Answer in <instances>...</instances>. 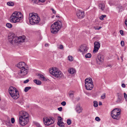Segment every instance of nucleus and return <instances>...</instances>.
<instances>
[{"instance_id": "nucleus-1", "label": "nucleus", "mask_w": 127, "mask_h": 127, "mask_svg": "<svg viewBox=\"0 0 127 127\" xmlns=\"http://www.w3.org/2000/svg\"><path fill=\"white\" fill-rule=\"evenodd\" d=\"M23 18V15L20 12L15 11L11 16L10 20L12 23H18L20 22Z\"/></svg>"}, {"instance_id": "nucleus-2", "label": "nucleus", "mask_w": 127, "mask_h": 127, "mask_svg": "<svg viewBox=\"0 0 127 127\" xmlns=\"http://www.w3.org/2000/svg\"><path fill=\"white\" fill-rule=\"evenodd\" d=\"M25 36L23 35L19 37H16L14 34H12L9 37V41L12 44L14 43H18V42H23L25 40Z\"/></svg>"}, {"instance_id": "nucleus-3", "label": "nucleus", "mask_w": 127, "mask_h": 127, "mask_svg": "<svg viewBox=\"0 0 127 127\" xmlns=\"http://www.w3.org/2000/svg\"><path fill=\"white\" fill-rule=\"evenodd\" d=\"M62 26V25L61 21H59L55 22L51 26V32L54 34L57 33Z\"/></svg>"}, {"instance_id": "nucleus-4", "label": "nucleus", "mask_w": 127, "mask_h": 127, "mask_svg": "<svg viewBox=\"0 0 127 127\" xmlns=\"http://www.w3.org/2000/svg\"><path fill=\"white\" fill-rule=\"evenodd\" d=\"M29 19L30 24L32 25L37 24L38 23L40 20L39 17L38 16L37 14L36 13H30Z\"/></svg>"}, {"instance_id": "nucleus-5", "label": "nucleus", "mask_w": 127, "mask_h": 127, "mask_svg": "<svg viewBox=\"0 0 127 127\" xmlns=\"http://www.w3.org/2000/svg\"><path fill=\"white\" fill-rule=\"evenodd\" d=\"M9 92L11 97L14 99H17L19 96L18 91L14 87H10L9 89Z\"/></svg>"}, {"instance_id": "nucleus-6", "label": "nucleus", "mask_w": 127, "mask_h": 127, "mask_svg": "<svg viewBox=\"0 0 127 127\" xmlns=\"http://www.w3.org/2000/svg\"><path fill=\"white\" fill-rule=\"evenodd\" d=\"M49 73L55 77L60 78L63 75V73L58 69L55 67H53L51 69H50Z\"/></svg>"}, {"instance_id": "nucleus-7", "label": "nucleus", "mask_w": 127, "mask_h": 127, "mask_svg": "<svg viewBox=\"0 0 127 127\" xmlns=\"http://www.w3.org/2000/svg\"><path fill=\"white\" fill-rule=\"evenodd\" d=\"M85 86L87 90H91L93 88L94 86L92 79L90 78L86 79L85 81Z\"/></svg>"}, {"instance_id": "nucleus-8", "label": "nucleus", "mask_w": 127, "mask_h": 127, "mask_svg": "<svg viewBox=\"0 0 127 127\" xmlns=\"http://www.w3.org/2000/svg\"><path fill=\"white\" fill-rule=\"evenodd\" d=\"M29 72V68H23L22 69H20V71H19L17 74L18 75L17 76V78H23L24 76L27 75Z\"/></svg>"}, {"instance_id": "nucleus-9", "label": "nucleus", "mask_w": 127, "mask_h": 127, "mask_svg": "<svg viewBox=\"0 0 127 127\" xmlns=\"http://www.w3.org/2000/svg\"><path fill=\"white\" fill-rule=\"evenodd\" d=\"M119 110L118 108H116L114 109L111 112V114L112 118L114 119L118 120V116L120 115V111H118Z\"/></svg>"}, {"instance_id": "nucleus-10", "label": "nucleus", "mask_w": 127, "mask_h": 127, "mask_svg": "<svg viewBox=\"0 0 127 127\" xmlns=\"http://www.w3.org/2000/svg\"><path fill=\"white\" fill-rule=\"evenodd\" d=\"M43 121L44 124L46 126H48L53 124L54 123L53 119L52 118H49L47 117L44 118Z\"/></svg>"}, {"instance_id": "nucleus-11", "label": "nucleus", "mask_w": 127, "mask_h": 127, "mask_svg": "<svg viewBox=\"0 0 127 127\" xmlns=\"http://www.w3.org/2000/svg\"><path fill=\"white\" fill-rule=\"evenodd\" d=\"M29 114L25 111H22L19 112V117H21L22 119L27 120H29Z\"/></svg>"}, {"instance_id": "nucleus-12", "label": "nucleus", "mask_w": 127, "mask_h": 127, "mask_svg": "<svg viewBox=\"0 0 127 127\" xmlns=\"http://www.w3.org/2000/svg\"><path fill=\"white\" fill-rule=\"evenodd\" d=\"M88 49V48L85 44L81 45L79 48V50L83 54L86 53Z\"/></svg>"}, {"instance_id": "nucleus-13", "label": "nucleus", "mask_w": 127, "mask_h": 127, "mask_svg": "<svg viewBox=\"0 0 127 127\" xmlns=\"http://www.w3.org/2000/svg\"><path fill=\"white\" fill-rule=\"evenodd\" d=\"M94 48L93 52L95 53L97 52L100 47V43L97 41H95L94 43Z\"/></svg>"}, {"instance_id": "nucleus-14", "label": "nucleus", "mask_w": 127, "mask_h": 127, "mask_svg": "<svg viewBox=\"0 0 127 127\" xmlns=\"http://www.w3.org/2000/svg\"><path fill=\"white\" fill-rule=\"evenodd\" d=\"M104 58L103 56L99 54L96 59V61L97 64H100L103 62Z\"/></svg>"}, {"instance_id": "nucleus-15", "label": "nucleus", "mask_w": 127, "mask_h": 127, "mask_svg": "<svg viewBox=\"0 0 127 127\" xmlns=\"http://www.w3.org/2000/svg\"><path fill=\"white\" fill-rule=\"evenodd\" d=\"M29 120H26L22 119L21 117H19V122L20 124L22 126H24L28 123Z\"/></svg>"}, {"instance_id": "nucleus-16", "label": "nucleus", "mask_w": 127, "mask_h": 127, "mask_svg": "<svg viewBox=\"0 0 127 127\" xmlns=\"http://www.w3.org/2000/svg\"><path fill=\"white\" fill-rule=\"evenodd\" d=\"M76 15L78 18H84L85 16L84 12L78 10L77 12Z\"/></svg>"}, {"instance_id": "nucleus-17", "label": "nucleus", "mask_w": 127, "mask_h": 127, "mask_svg": "<svg viewBox=\"0 0 127 127\" xmlns=\"http://www.w3.org/2000/svg\"><path fill=\"white\" fill-rule=\"evenodd\" d=\"M17 66L18 68H20V69H22L23 68L28 67V66L23 62H19L17 64Z\"/></svg>"}, {"instance_id": "nucleus-18", "label": "nucleus", "mask_w": 127, "mask_h": 127, "mask_svg": "<svg viewBox=\"0 0 127 127\" xmlns=\"http://www.w3.org/2000/svg\"><path fill=\"white\" fill-rule=\"evenodd\" d=\"M75 110L79 114L82 112L83 109L82 108L80 107V104H78L76 105Z\"/></svg>"}, {"instance_id": "nucleus-19", "label": "nucleus", "mask_w": 127, "mask_h": 127, "mask_svg": "<svg viewBox=\"0 0 127 127\" xmlns=\"http://www.w3.org/2000/svg\"><path fill=\"white\" fill-rule=\"evenodd\" d=\"M58 121L57 122V124L60 127H64V126L63 125L64 124L63 122H61L62 119L60 116H59L58 117Z\"/></svg>"}, {"instance_id": "nucleus-20", "label": "nucleus", "mask_w": 127, "mask_h": 127, "mask_svg": "<svg viewBox=\"0 0 127 127\" xmlns=\"http://www.w3.org/2000/svg\"><path fill=\"white\" fill-rule=\"evenodd\" d=\"M98 7L99 8L103 11L105 7V5L103 3H99L98 5Z\"/></svg>"}, {"instance_id": "nucleus-21", "label": "nucleus", "mask_w": 127, "mask_h": 127, "mask_svg": "<svg viewBox=\"0 0 127 127\" xmlns=\"http://www.w3.org/2000/svg\"><path fill=\"white\" fill-rule=\"evenodd\" d=\"M37 76L39 77V78L40 79H41L44 81H46L47 80L46 78H45L44 76L42 74H38L37 75Z\"/></svg>"}, {"instance_id": "nucleus-22", "label": "nucleus", "mask_w": 127, "mask_h": 127, "mask_svg": "<svg viewBox=\"0 0 127 127\" xmlns=\"http://www.w3.org/2000/svg\"><path fill=\"white\" fill-rule=\"evenodd\" d=\"M33 82L37 85H40L41 82L40 80L37 79H34L33 80Z\"/></svg>"}, {"instance_id": "nucleus-23", "label": "nucleus", "mask_w": 127, "mask_h": 127, "mask_svg": "<svg viewBox=\"0 0 127 127\" xmlns=\"http://www.w3.org/2000/svg\"><path fill=\"white\" fill-rule=\"evenodd\" d=\"M68 72L70 74H73L75 72V70L73 68H71L69 70Z\"/></svg>"}, {"instance_id": "nucleus-24", "label": "nucleus", "mask_w": 127, "mask_h": 127, "mask_svg": "<svg viewBox=\"0 0 127 127\" xmlns=\"http://www.w3.org/2000/svg\"><path fill=\"white\" fill-rule=\"evenodd\" d=\"M7 4L9 6H13L14 5V3L12 1H9L7 2Z\"/></svg>"}, {"instance_id": "nucleus-25", "label": "nucleus", "mask_w": 127, "mask_h": 127, "mask_svg": "<svg viewBox=\"0 0 127 127\" xmlns=\"http://www.w3.org/2000/svg\"><path fill=\"white\" fill-rule=\"evenodd\" d=\"M118 94V100L117 101V102L120 101L121 100V95L120 94H119V93Z\"/></svg>"}, {"instance_id": "nucleus-26", "label": "nucleus", "mask_w": 127, "mask_h": 127, "mask_svg": "<svg viewBox=\"0 0 127 127\" xmlns=\"http://www.w3.org/2000/svg\"><path fill=\"white\" fill-rule=\"evenodd\" d=\"M91 56V54L89 53L86 54L85 55V57L86 58H90Z\"/></svg>"}, {"instance_id": "nucleus-27", "label": "nucleus", "mask_w": 127, "mask_h": 127, "mask_svg": "<svg viewBox=\"0 0 127 127\" xmlns=\"http://www.w3.org/2000/svg\"><path fill=\"white\" fill-rule=\"evenodd\" d=\"M6 26L7 27L9 28H11L12 26V25L11 24L9 23H7L6 24Z\"/></svg>"}, {"instance_id": "nucleus-28", "label": "nucleus", "mask_w": 127, "mask_h": 127, "mask_svg": "<svg viewBox=\"0 0 127 127\" xmlns=\"http://www.w3.org/2000/svg\"><path fill=\"white\" fill-rule=\"evenodd\" d=\"M31 88V87H26L24 89V91L25 92H28V91L30 90Z\"/></svg>"}, {"instance_id": "nucleus-29", "label": "nucleus", "mask_w": 127, "mask_h": 127, "mask_svg": "<svg viewBox=\"0 0 127 127\" xmlns=\"http://www.w3.org/2000/svg\"><path fill=\"white\" fill-rule=\"evenodd\" d=\"M72 92V91H70L69 93V96L71 98H73V94Z\"/></svg>"}, {"instance_id": "nucleus-30", "label": "nucleus", "mask_w": 127, "mask_h": 127, "mask_svg": "<svg viewBox=\"0 0 127 127\" xmlns=\"http://www.w3.org/2000/svg\"><path fill=\"white\" fill-rule=\"evenodd\" d=\"M94 106L95 107H97L98 106V102L96 101H94Z\"/></svg>"}, {"instance_id": "nucleus-31", "label": "nucleus", "mask_w": 127, "mask_h": 127, "mask_svg": "<svg viewBox=\"0 0 127 127\" xmlns=\"http://www.w3.org/2000/svg\"><path fill=\"white\" fill-rule=\"evenodd\" d=\"M68 60L70 61H73V57L71 56H69L68 57Z\"/></svg>"}, {"instance_id": "nucleus-32", "label": "nucleus", "mask_w": 127, "mask_h": 127, "mask_svg": "<svg viewBox=\"0 0 127 127\" xmlns=\"http://www.w3.org/2000/svg\"><path fill=\"white\" fill-rule=\"evenodd\" d=\"M67 123L68 125H70L71 123V120L70 119H68L67 120Z\"/></svg>"}, {"instance_id": "nucleus-33", "label": "nucleus", "mask_w": 127, "mask_h": 127, "mask_svg": "<svg viewBox=\"0 0 127 127\" xmlns=\"http://www.w3.org/2000/svg\"><path fill=\"white\" fill-rule=\"evenodd\" d=\"M105 94L104 93L101 96V98L102 99H104L105 97Z\"/></svg>"}, {"instance_id": "nucleus-34", "label": "nucleus", "mask_w": 127, "mask_h": 127, "mask_svg": "<svg viewBox=\"0 0 127 127\" xmlns=\"http://www.w3.org/2000/svg\"><path fill=\"white\" fill-rule=\"evenodd\" d=\"M115 0H110L109 2V3L110 4V5H113V4H114V3H112V2H113H113H114V1H115Z\"/></svg>"}, {"instance_id": "nucleus-35", "label": "nucleus", "mask_w": 127, "mask_h": 127, "mask_svg": "<svg viewBox=\"0 0 127 127\" xmlns=\"http://www.w3.org/2000/svg\"><path fill=\"white\" fill-rule=\"evenodd\" d=\"M124 97L126 101H127V95L125 93H124Z\"/></svg>"}, {"instance_id": "nucleus-36", "label": "nucleus", "mask_w": 127, "mask_h": 127, "mask_svg": "<svg viewBox=\"0 0 127 127\" xmlns=\"http://www.w3.org/2000/svg\"><path fill=\"white\" fill-rule=\"evenodd\" d=\"M11 123L12 124H13L14 123L15 120V119L14 118H11Z\"/></svg>"}, {"instance_id": "nucleus-37", "label": "nucleus", "mask_w": 127, "mask_h": 127, "mask_svg": "<svg viewBox=\"0 0 127 127\" xmlns=\"http://www.w3.org/2000/svg\"><path fill=\"white\" fill-rule=\"evenodd\" d=\"M61 104L62 105L64 106L66 104V102H65L64 101L61 102Z\"/></svg>"}, {"instance_id": "nucleus-38", "label": "nucleus", "mask_w": 127, "mask_h": 127, "mask_svg": "<svg viewBox=\"0 0 127 127\" xmlns=\"http://www.w3.org/2000/svg\"><path fill=\"white\" fill-rule=\"evenodd\" d=\"M95 120L97 121H99L100 120V118L98 117H96L95 119Z\"/></svg>"}, {"instance_id": "nucleus-39", "label": "nucleus", "mask_w": 127, "mask_h": 127, "mask_svg": "<svg viewBox=\"0 0 127 127\" xmlns=\"http://www.w3.org/2000/svg\"><path fill=\"white\" fill-rule=\"evenodd\" d=\"M121 45L122 46H123L124 45V42L123 41H122L121 42Z\"/></svg>"}, {"instance_id": "nucleus-40", "label": "nucleus", "mask_w": 127, "mask_h": 127, "mask_svg": "<svg viewBox=\"0 0 127 127\" xmlns=\"http://www.w3.org/2000/svg\"><path fill=\"white\" fill-rule=\"evenodd\" d=\"M29 81V80L28 79H27L26 80H25L24 82L23 83H24L26 84Z\"/></svg>"}, {"instance_id": "nucleus-41", "label": "nucleus", "mask_w": 127, "mask_h": 127, "mask_svg": "<svg viewBox=\"0 0 127 127\" xmlns=\"http://www.w3.org/2000/svg\"><path fill=\"white\" fill-rule=\"evenodd\" d=\"M120 34H121V35H123V34H124L123 31V30H120Z\"/></svg>"}, {"instance_id": "nucleus-42", "label": "nucleus", "mask_w": 127, "mask_h": 127, "mask_svg": "<svg viewBox=\"0 0 127 127\" xmlns=\"http://www.w3.org/2000/svg\"><path fill=\"white\" fill-rule=\"evenodd\" d=\"M7 123L9 124L8 125L11 124V122L9 120H8L6 121V124L7 125Z\"/></svg>"}, {"instance_id": "nucleus-43", "label": "nucleus", "mask_w": 127, "mask_h": 127, "mask_svg": "<svg viewBox=\"0 0 127 127\" xmlns=\"http://www.w3.org/2000/svg\"><path fill=\"white\" fill-rule=\"evenodd\" d=\"M64 48L63 46L62 45H61L59 46V48L60 49H63Z\"/></svg>"}, {"instance_id": "nucleus-44", "label": "nucleus", "mask_w": 127, "mask_h": 127, "mask_svg": "<svg viewBox=\"0 0 127 127\" xmlns=\"http://www.w3.org/2000/svg\"><path fill=\"white\" fill-rule=\"evenodd\" d=\"M58 110H59V111H62V107H60L58 108Z\"/></svg>"}, {"instance_id": "nucleus-45", "label": "nucleus", "mask_w": 127, "mask_h": 127, "mask_svg": "<svg viewBox=\"0 0 127 127\" xmlns=\"http://www.w3.org/2000/svg\"><path fill=\"white\" fill-rule=\"evenodd\" d=\"M51 10L55 14L56 13V11L54 9L52 8Z\"/></svg>"}, {"instance_id": "nucleus-46", "label": "nucleus", "mask_w": 127, "mask_h": 127, "mask_svg": "<svg viewBox=\"0 0 127 127\" xmlns=\"http://www.w3.org/2000/svg\"><path fill=\"white\" fill-rule=\"evenodd\" d=\"M45 0H38V1L42 2H44Z\"/></svg>"}, {"instance_id": "nucleus-47", "label": "nucleus", "mask_w": 127, "mask_h": 127, "mask_svg": "<svg viewBox=\"0 0 127 127\" xmlns=\"http://www.w3.org/2000/svg\"><path fill=\"white\" fill-rule=\"evenodd\" d=\"M122 86L123 88H125L126 86V85L124 84H122Z\"/></svg>"}, {"instance_id": "nucleus-48", "label": "nucleus", "mask_w": 127, "mask_h": 127, "mask_svg": "<svg viewBox=\"0 0 127 127\" xmlns=\"http://www.w3.org/2000/svg\"><path fill=\"white\" fill-rule=\"evenodd\" d=\"M100 19L101 20H104L103 18L102 17V16H101L100 17Z\"/></svg>"}, {"instance_id": "nucleus-49", "label": "nucleus", "mask_w": 127, "mask_h": 127, "mask_svg": "<svg viewBox=\"0 0 127 127\" xmlns=\"http://www.w3.org/2000/svg\"><path fill=\"white\" fill-rule=\"evenodd\" d=\"M125 23L126 26H127V19L125 21Z\"/></svg>"}, {"instance_id": "nucleus-50", "label": "nucleus", "mask_w": 127, "mask_h": 127, "mask_svg": "<svg viewBox=\"0 0 127 127\" xmlns=\"http://www.w3.org/2000/svg\"><path fill=\"white\" fill-rule=\"evenodd\" d=\"M32 1H34L35 3H37L38 2V0H32Z\"/></svg>"}, {"instance_id": "nucleus-51", "label": "nucleus", "mask_w": 127, "mask_h": 127, "mask_svg": "<svg viewBox=\"0 0 127 127\" xmlns=\"http://www.w3.org/2000/svg\"><path fill=\"white\" fill-rule=\"evenodd\" d=\"M101 28V27H99V28H98V29H95V30H99Z\"/></svg>"}, {"instance_id": "nucleus-52", "label": "nucleus", "mask_w": 127, "mask_h": 127, "mask_svg": "<svg viewBox=\"0 0 127 127\" xmlns=\"http://www.w3.org/2000/svg\"><path fill=\"white\" fill-rule=\"evenodd\" d=\"M102 105V103L101 102H99V105Z\"/></svg>"}, {"instance_id": "nucleus-53", "label": "nucleus", "mask_w": 127, "mask_h": 127, "mask_svg": "<svg viewBox=\"0 0 127 127\" xmlns=\"http://www.w3.org/2000/svg\"><path fill=\"white\" fill-rule=\"evenodd\" d=\"M101 16L103 18L105 17L106 16V15H102Z\"/></svg>"}, {"instance_id": "nucleus-54", "label": "nucleus", "mask_w": 127, "mask_h": 127, "mask_svg": "<svg viewBox=\"0 0 127 127\" xmlns=\"http://www.w3.org/2000/svg\"><path fill=\"white\" fill-rule=\"evenodd\" d=\"M48 46V44H46L45 45V46L46 47Z\"/></svg>"}, {"instance_id": "nucleus-55", "label": "nucleus", "mask_w": 127, "mask_h": 127, "mask_svg": "<svg viewBox=\"0 0 127 127\" xmlns=\"http://www.w3.org/2000/svg\"><path fill=\"white\" fill-rule=\"evenodd\" d=\"M37 127H41L40 126V125H39V124H38V125H37Z\"/></svg>"}, {"instance_id": "nucleus-56", "label": "nucleus", "mask_w": 127, "mask_h": 127, "mask_svg": "<svg viewBox=\"0 0 127 127\" xmlns=\"http://www.w3.org/2000/svg\"><path fill=\"white\" fill-rule=\"evenodd\" d=\"M56 17L57 18H59V15H57L56 16Z\"/></svg>"}, {"instance_id": "nucleus-57", "label": "nucleus", "mask_w": 127, "mask_h": 127, "mask_svg": "<svg viewBox=\"0 0 127 127\" xmlns=\"http://www.w3.org/2000/svg\"><path fill=\"white\" fill-rule=\"evenodd\" d=\"M111 65H108V66L109 67H110L111 66Z\"/></svg>"}, {"instance_id": "nucleus-58", "label": "nucleus", "mask_w": 127, "mask_h": 127, "mask_svg": "<svg viewBox=\"0 0 127 127\" xmlns=\"http://www.w3.org/2000/svg\"><path fill=\"white\" fill-rule=\"evenodd\" d=\"M94 28L95 29H95H98L96 27H94Z\"/></svg>"}, {"instance_id": "nucleus-59", "label": "nucleus", "mask_w": 127, "mask_h": 127, "mask_svg": "<svg viewBox=\"0 0 127 127\" xmlns=\"http://www.w3.org/2000/svg\"><path fill=\"white\" fill-rule=\"evenodd\" d=\"M121 59L122 60H123V58L122 57H121Z\"/></svg>"}]
</instances>
